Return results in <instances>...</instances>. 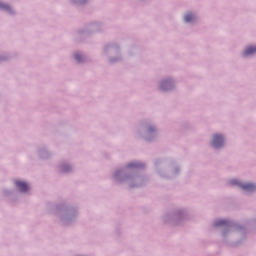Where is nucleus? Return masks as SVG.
Returning <instances> with one entry per match:
<instances>
[{
  "label": "nucleus",
  "mask_w": 256,
  "mask_h": 256,
  "mask_svg": "<svg viewBox=\"0 0 256 256\" xmlns=\"http://www.w3.org/2000/svg\"><path fill=\"white\" fill-rule=\"evenodd\" d=\"M231 185H238V187H241L244 191H255L256 189L255 184H251V183L242 184V183H239L237 180H232Z\"/></svg>",
  "instance_id": "f257e3e1"
},
{
  "label": "nucleus",
  "mask_w": 256,
  "mask_h": 256,
  "mask_svg": "<svg viewBox=\"0 0 256 256\" xmlns=\"http://www.w3.org/2000/svg\"><path fill=\"white\" fill-rule=\"evenodd\" d=\"M212 145L214 147H221L223 145V136L221 135H214Z\"/></svg>",
  "instance_id": "f03ea898"
},
{
  "label": "nucleus",
  "mask_w": 256,
  "mask_h": 256,
  "mask_svg": "<svg viewBox=\"0 0 256 256\" xmlns=\"http://www.w3.org/2000/svg\"><path fill=\"white\" fill-rule=\"evenodd\" d=\"M16 187L21 191L22 193H25L29 191V185L23 181H16Z\"/></svg>",
  "instance_id": "7ed1b4c3"
},
{
  "label": "nucleus",
  "mask_w": 256,
  "mask_h": 256,
  "mask_svg": "<svg viewBox=\"0 0 256 256\" xmlns=\"http://www.w3.org/2000/svg\"><path fill=\"white\" fill-rule=\"evenodd\" d=\"M254 53H256V46H250L244 51V56L247 57V55H254Z\"/></svg>",
  "instance_id": "20e7f679"
},
{
  "label": "nucleus",
  "mask_w": 256,
  "mask_h": 256,
  "mask_svg": "<svg viewBox=\"0 0 256 256\" xmlns=\"http://www.w3.org/2000/svg\"><path fill=\"white\" fill-rule=\"evenodd\" d=\"M193 19H195V16L191 13L186 14L185 17H184V21L186 23H191V21H193Z\"/></svg>",
  "instance_id": "39448f33"
},
{
  "label": "nucleus",
  "mask_w": 256,
  "mask_h": 256,
  "mask_svg": "<svg viewBox=\"0 0 256 256\" xmlns=\"http://www.w3.org/2000/svg\"><path fill=\"white\" fill-rule=\"evenodd\" d=\"M221 225H227V221L225 220H219L215 222L216 227H221Z\"/></svg>",
  "instance_id": "423d86ee"
},
{
  "label": "nucleus",
  "mask_w": 256,
  "mask_h": 256,
  "mask_svg": "<svg viewBox=\"0 0 256 256\" xmlns=\"http://www.w3.org/2000/svg\"><path fill=\"white\" fill-rule=\"evenodd\" d=\"M0 9H9V6L4 5L3 3L0 2Z\"/></svg>",
  "instance_id": "0eeeda50"
},
{
  "label": "nucleus",
  "mask_w": 256,
  "mask_h": 256,
  "mask_svg": "<svg viewBox=\"0 0 256 256\" xmlns=\"http://www.w3.org/2000/svg\"><path fill=\"white\" fill-rule=\"evenodd\" d=\"M75 59H76V61L81 62V55L76 54V55H75Z\"/></svg>",
  "instance_id": "6e6552de"
},
{
  "label": "nucleus",
  "mask_w": 256,
  "mask_h": 256,
  "mask_svg": "<svg viewBox=\"0 0 256 256\" xmlns=\"http://www.w3.org/2000/svg\"><path fill=\"white\" fill-rule=\"evenodd\" d=\"M161 89H165V83H162Z\"/></svg>",
  "instance_id": "1a4fd4ad"
},
{
  "label": "nucleus",
  "mask_w": 256,
  "mask_h": 256,
  "mask_svg": "<svg viewBox=\"0 0 256 256\" xmlns=\"http://www.w3.org/2000/svg\"><path fill=\"white\" fill-rule=\"evenodd\" d=\"M134 165L133 164H129V167H133Z\"/></svg>",
  "instance_id": "9d476101"
}]
</instances>
